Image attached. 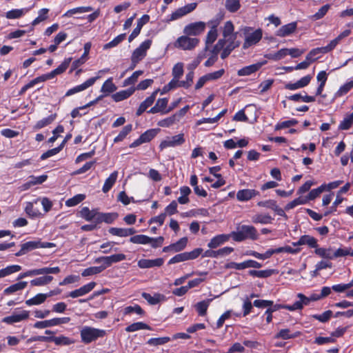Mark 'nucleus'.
Returning a JSON list of instances; mask_svg holds the SVG:
<instances>
[{
  "label": "nucleus",
  "instance_id": "f257e3e1",
  "mask_svg": "<svg viewBox=\"0 0 353 353\" xmlns=\"http://www.w3.org/2000/svg\"><path fill=\"white\" fill-rule=\"evenodd\" d=\"M230 236L236 242H242L246 239L256 241L259 239V234L256 228L249 225L238 226L237 231L232 232Z\"/></svg>",
  "mask_w": 353,
  "mask_h": 353
},
{
  "label": "nucleus",
  "instance_id": "f03ea898",
  "mask_svg": "<svg viewBox=\"0 0 353 353\" xmlns=\"http://www.w3.org/2000/svg\"><path fill=\"white\" fill-rule=\"evenodd\" d=\"M106 334V330L90 326H84L80 331L81 340L84 344H90L99 338L105 337Z\"/></svg>",
  "mask_w": 353,
  "mask_h": 353
},
{
  "label": "nucleus",
  "instance_id": "7ed1b4c3",
  "mask_svg": "<svg viewBox=\"0 0 353 353\" xmlns=\"http://www.w3.org/2000/svg\"><path fill=\"white\" fill-rule=\"evenodd\" d=\"M55 246L56 245L54 243L41 242V241H30L23 243L21 245L20 250L15 253V256H21L28 252L37 248H52Z\"/></svg>",
  "mask_w": 353,
  "mask_h": 353
},
{
  "label": "nucleus",
  "instance_id": "20e7f679",
  "mask_svg": "<svg viewBox=\"0 0 353 353\" xmlns=\"http://www.w3.org/2000/svg\"><path fill=\"white\" fill-rule=\"evenodd\" d=\"M203 250L201 248H195L191 252H185L179 253L172 257L168 265L174 264L188 260H194L197 259L203 252Z\"/></svg>",
  "mask_w": 353,
  "mask_h": 353
},
{
  "label": "nucleus",
  "instance_id": "39448f33",
  "mask_svg": "<svg viewBox=\"0 0 353 353\" xmlns=\"http://www.w3.org/2000/svg\"><path fill=\"white\" fill-rule=\"evenodd\" d=\"M252 29V28L251 27H245L243 30V33L246 35L245 41L243 43V49H247L252 46L256 45L262 39L263 32L261 28L256 29L251 34H248L249 31Z\"/></svg>",
  "mask_w": 353,
  "mask_h": 353
},
{
  "label": "nucleus",
  "instance_id": "423d86ee",
  "mask_svg": "<svg viewBox=\"0 0 353 353\" xmlns=\"http://www.w3.org/2000/svg\"><path fill=\"white\" fill-rule=\"evenodd\" d=\"M186 34L178 37L174 43V47L183 50H192L196 48L200 40L197 38H191Z\"/></svg>",
  "mask_w": 353,
  "mask_h": 353
},
{
  "label": "nucleus",
  "instance_id": "0eeeda50",
  "mask_svg": "<svg viewBox=\"0 0 353 353\" xmlns=\"http://www.w3.org/2000/svg\"><path fill=\"white\" fill-rule=\"evenodd\" d=\"M151 44L152 41L150 39H146L142 42L140 46L133 51L131 56V61L134 63H138L141 61L146 56L147 50L150 48Z\"/></svg>",
  "mask_w": 353,
  "mask_h": 353
},
{
  "label": "nucleus",
  "instance_id": "6e6552de",
  "mask_svg": "<svg viewBox=\"0 0 353 353\" xmlns=\"http://www.w3.org/2000/svg\"><path fill=\"white\" fill-rule=\"evenodd\" d=\"M206 28V23L203 21L190 23L183 28V33L187 36H198L202 34Z\"/></svg>",
  "mask_w": 353,
  "mask_h": 353
},
{
  "label": "nucleus",
  "instance_id": "1a4fd4ad",
  "mask_svg": "<svg viewBox=\"0 0 353 353\" xmlns=\"http://www.w3.org/2000/svg\"><path fill=\"white\" fill-rule=\"evenodd\" d=\"M185 142L183 133L167 137L166 139L163 140L159 144L160 150H163L167 148L176 147L183 145Z\"/></svg>",
  "mask_w": 353,
  "mask_h": 353
},
{
  "label": "nucleus",
  "instance_id": "9d476101",
  "mask_svg": "<svg viewBox=\"0 0 353 353\" xmlns=\"http://www.w3.org/2000/svg\"><path fill=\"white\" fill-rule=\"evenodd\" d=\"M70 321V317H60V318H53L49 320H45L42 321H37L34 327L38 329H43L46 327H53L61 324H66L69 323Z\"/></svg>",
  "mask_w": 353,
  "mask_h": 353
},
{
  "label": "nucleus",
  "instance_id": "9b49d317",
  "mask_svg": "<svg viewBox=\"0 0 353 353\" xmlns=\"http://www.w3.org/2000/svg\"><path fill=\"white\" fill-rule=\"evenodd\" d=\"M194 78V72H188L186 76L185 79H187V81H179V79H173L168 83L167 85L164 87L165 90H170L174 88H176L177 87H183L185 88H188L192 81Z\"/></svg>",
  "mask_w": 353,
  "mask_h": 353
},
{
  "label": "nucleus",
  "instance_id": "f8f14e48",
  "mask_svg": "<svg viewBox=\"0 0 353 353\" xmlns=\"http://www.w3.org/2000/svg\"><path fill=\"white\" fill-rule=\"evenodd\" d=\"M99 78H100L99 76H97V77H91V78L87 79L83 83H81L80 85H76V86L70 88V89H69L66 92L65 96V97H69V96H71L72 94H74L76 93H78V92H80L81 91H83V90H86L89 87H90L92 85H94V83L96 82V81L97 79H99Z\"/></svg>",
  "mask_w": 353,
  "mask_h": 353
},
{
  "label": "nucleus",
  "instance_id": "ddd939ff",
  "mask_svg": "<svg viewBox=\"0 0 353 353\" xmlns=\"http://www.w3.org/2000/svg\"><path fill=\"white\" fill-rule=\"evenodd\" d=\"M168 99L166 97L160 98L157 99L155 105L152 107L148 111V113L150 114H156L160 113L161 114H166L168 113Z\"/></svg>",
  "mask_w": 353,
  "mask_h": 353
},
{
  "label": "nucleus",
  "instance_id": "4468645a",
  "mask_svg": "<svg viewBox=\"0 0 353 353\" xmlns=\"http://www.w3.org/2000/svg\"><path fill=\"white\" fill-rule=\"evenodd\" d=\"M292 245L300 246L307 245L310 248L316 249L319 246L318 241L316 238L308 234H304L300 236L299 240L296 242H292Z\"/></svg>",
  "mask_w": 353,
  "mask_h": 353
},
{
  "label": "nucleus",
  "instance_id": "2eb2a0df",
  "mask_svg": "<svg viewBox=\"0 0 353 353\" xmlns=\"http://www.w3.org/2000/svg\"><path fill=\"white\" fill-rule=\"evenodd\" d=\"M312 75L307 74L301 78L299 81L295 83H288L285 85L284 88L289 90H296L297 89L303 88L306 87L311 81Z\"/></svg>",
  "mask_w": 353,
  "mask_h": 353
},
{
  "label": "nucleus",
  "instance_id": "dca6fc26",
  "mask_svg": "<svg viewBox=\"0 0 353 353\" xmlns=\"http://www.w3.org/2000/svg\"><path fill=\"white\" fill-rule=\"evenodd\" d=\"M97 283L94 281L90 282L79 289H76L73 291H71L68 296L72 297V298H77L83 295H85L90 292L96 286Z\"/></svg>",
  "mask_w": 353,
  "mask_h": 353
},
{
  "label": "nucleus",
  "instance_id": "f3484780",
  "mask_svg": "<svg viewBox=\"0 0 353 353\" xmlns=\"http://www.w3.org/2000/svg\"><path fill=\"white\" fill-rule=\"evenodd\" d=\"M260 192L254 189H243L236 193V199L239 201L245 202L250 201L252 198L259 196Z\"/></svg>",
  "mask_w": 353,
  "mask_h": 353
},
{
  "label": "nucleus",
  "instance_id": "a211bd4d",
  "mask_svg": "<svg viewBox=\"0 0 353 353\" xmlns=\"http://www.w3.org/2000/svg\"><path fill=\"white\" fill-rule=\"evenodd\" d=\"M158 90L154 91L150 96L148 97L139 106L136 112L137 117L141 116L149 107H150L156 99Z\"/></svg>",
  "mask_w": 353,
  "mask_h": 353
},
{
  "label": "nucleus",
  "instance_id": "6ab92c4d",
  "mask_svg": "<svg viewBox=\"0 0 353 353\" xmlns=\"http://www.w3.org/2000/svg\"><path fill=\"white\" fill-rule=\"evenodd\" d=\"M164 260L162 258H157L155 259H140L137 265L141 269L151 268L154 267H161L163 265Z\"/></svg>",
  "mask_w": 353,
  "mask_h": 353
},
{
  "label": "nucleus",
  "instance_id": "aec40b11",
  "mask_svg": "<svg viewBox=\"0 0 353 353\" xmlns=\"http://www.w3.org/2000/svg\"><path fill=\"white\" fill-rule=\"evenodd\" d=\"M297 28V22L294 21L282 26L276 32V35L280 37H285L294 33Z\"/></svg>",
  "mask_w": 353,
  "mask_h": 353
},
{
  "label": "nucleus",
  "instance_id": "412c9836",
  "mask_svg": "<svg viewBox=\"0 0 353 353\" xmlns=\"http://www.w3.org/2000/svg\"><path fill=\"white\" fill-rule=\"evenodd\" d=\"M118 216L117 212H99L94 222L98 224L103 222L111 224L118 218Z\"/></svg>",
  "mask_w": 353,
  "mask_h": 353
},
{
  "label": "nucleus",
  "instance_id": "4be33fe9",
  "mask_svg": "<svg viewBox=\"0 0 353 353\" xmlns=\"http://www.w3.org/2000/svg\"><path fill=\"white\" fill-rule=\"evenodd\" d=\"M346 293L347 297H353V279L347 283H339L332 286V290L336 292H344L349 290Z\"/></svg>",
  "mask_w": 353,
  "mask_h": 353
},
{
  "label": "nucleus",
  "instance_id": "5701e85b",
  "mask_svg": "<svg viewBox=\"0 0 353 353\" xmlns=\"http://www.w3.org/2000/svg\"><path fill=\"white\" fill-rule=\"evenodd\" d=\"M297 296L299 298V300L295 301L292 305H290V307H288V310L295 311L301 310L304 305H309L311 301L309 297H307L302 293H299Z\"/></svg>",
  "mask_w": 353,
  "mask_h": 353
},
{
  "label": "nucleus",
  "instance_id": "b1692460",
  "mask_svg": "<svg viewBox=\"0 0 353 353\" xmlns=\"http://www.w3.org/2000/svg\"><path fill=\"white\" fill-rule=\"evenodd\" d=\"M29 317V312L26 310H23L19 314H13L12 315L6 316L3 319V322L7 324H12L14 323H18Z\"/></svg>",
  "mask_w": 353,
  "mask_h": 353
},
{
  "label": "nucleus",
  "instance_id": "393cba45",
  "mask_svg": "<svg viewBox=\"0 0 353 353\" xmlns=\"http://www.w3.org/2000/svg\"><path fill=\"white\" fill-rule=\"evenodd\" d=\"M135 91V88L130 87L128 88L127 90H121L119 92H117L112 95V98L114 101L115 102H119L121 101H123L125 99H127L130 96H132Z\"/></svg>",
  "mask_w": 353,
  "mask_h": 353
},
{
  "label": "nucleus",
  "instance_id": "a878e982",
  "mask_svg": "<svg viewBox=\"0 0 353 353\" xmlns=\"http://www.w3.org/2000/svg\"><path fill=\"white\" fill-rule=\"evenodd\" d=\"M230 234H218L214 236L210 241L208 243V248L214 249L228 241L230 239Z\"/></svg>",
  "mask_w": 353,
  "mask_h": 353
},
{
  "label": "nucleus",
  "instance_id": "bb28decb",
  "mask_svg": "<svg viewBox=\"0 0 353 353\" xmlns=\"http://www.w3.org/2000/svg\"><path fill=\"white\" fill-rule=\"evenodd\" d=\"M306 93L305 92H304ZM287 99L289 101H294V102H305V103H312L316 101L315 96H310L305 94V95H302L301 93H296L292 94L290 96L287 97Z\"/></svg>",
  "mask_w": 353,
  "mask_h": 353
},
{
  "label": "nucleus",
  "instance_id": "cd10ccee",
  "mask_svg": "<svg viewBox=\"0 0 353 353\" xmlns=\"http://www.w3.org/2000/svg\"><path fill=\"white\" fill-rule=\"evenodd\" d=\"M81 217L87 221H91L97 219L99 212L98 209L90 210L88 207H83L79 212Z\"/></svg>",
  "mask_w": 353,
  "mask_h": 353
},
{
  "label": "nucleus",
  "instance_id": "c85d7f7f",
  "mask_svg": "<svg viewBox=\"0 0 353 353\" xmlns=\"http://www.w3.org/2000/svg\"><path fill=\"white\" fill-rule=\"evenodd\" d=\"M118 177V172L114 171L110 176L105 179V183L102 188V191L104 193L108 192L114 186Z\"/></svg>",
  "mask_w": 353,
  "mask_h": 353
},
{
  "label": "nucleus",
  "instance_id": "c756f323",
  "mask_svg": "<svg viewBox=\"0 0 353 353\" xmlns=\"http://www.w3.org/2000/svg\"><path fill=\"white\" fill-rule=\"evenodd\" d=\"M72 58H66L64 61L54 70L49 72L51 79L54 78L57 75L63 73L69 67Z\"/></svg>",
  "mask_w": 353,
  "mask_h": 353
},
{
  "label": "nucleus",
  "instance_id": "7c9ffc66",
  "mask_svg": "<svg viewBox=\"0 0 353 353\" xmlns=\"http://www.w3.org/2000/svg\"><path fill=\"white\" fill-rule=\"evenodd\" d=\"M72 58H66L64 61L54 70L49 72L51 79L54 78L57 75L63 73L69 67Z\"/></svg>",
  "mask_w": 353,
  "mask_h": 353
},
{
  "label": "nucleus",
  "instance_id": "2f4dec72",
  "mask_svg": "<svg viewBox=\"0 0 353 353\" xmlns=\"http://www.w3.org/2000/svg\"><path fill=\"white\" fill-rule=\"evenodd\" d=\"M274 218L269 214H256L252 217V221L254 223L270 224L272 223Z\"/></svg>",
  "mask_w": 353,
  "mask_h": 353
},
{
  "label": "nucleus",
  "instance_id": "473e14b6",
  "mask_svg": "<svg viewBox=\"0 0 353 353\" xmlns=\"http://www.w3.org/2000/svg\"><path fill=\"white\" fill-rule=\"evenodd\" d=\"M27 284L28 283L26 281H20L12 284L3 290V294L10 295L18 291H21L26 288Z\"/></svg>",
  "mask_w": 353,
  "mask_h": 353
},
{
  "label": "nucleus",
  "instance_id": "72a5a7b5",
  "mask_svg": "<svg viewBox=\"0 0 353 353\" xmlns=\"http://www.w3.org/2000/svg\"><path fill=\"white\" fill-rule=\"evenodd\" d=\"M212 301V299H208L201 301L198 302L194 307L198 312L199 316H204L207 314L208 308Z\"/></svg>",
  "mask_w": 353,
  "mask_h": 353
},
{
  "label": "nucleus",
  "instance_id": "f704fd0d",
  "mask_svg": "<svg viewBox=\"0 0 353 353\" xmlns=\"http://www.w3.org/2000/svg\"><path fill=\"white\" fill-rule=\"evenodd\" d=\"M261 67V63L252 64L239 70L237 72V74L240 77L248 76L258 71Z\"/></svg>",
  "mask_w": 353,
  "mask_h": 353
},
{
  "label": "nucleus",
  "instance_id": "c9c22d12",
  "mask_svg": "<svg viewBox=\"0 0 353 353\" xmlns=\"http://www.w3.org/2000/svg\"><path fill=\"white\" fill-rule=\"evenodd\" d=\"M276 273V270L274 269H268L263 270H251L248 271L250 276L258 278H268L271 276L272 274Z\"/></svg>",
  "mask_w": 353,
  "mask_h": 353
},
{
  "label": "nucleus",
  "instance_id": "e433bc0d",
  "mask_svg": "<svg viewBox=\"0 0 353 353\" xmlns=\"http://www.w3.org/2000/svg\"><path fill=\"white\" fill-rule=\"evenodd\" d=\"M49 342H54L57 345H69L74 343V341L63 335L59 336H49Z\"/></svg>",
  "mask_w": 353,
  "mask_h": 353
},
{
  "label": "nucleus",
  "instance_id": "4c0bfd02",
  "mask_svg": "<svg viewBox=\"0 0 353 353\" xmlns=\"http://www.w3.org/2000/svg\"><path fill=\"white\" fill-rule=\"evenodd\" d=\"M140 330H152V328L147 323L141 321L133 323L125 328L127 332H133Z\"/></svg>",
  "mask_w": 353,
  "mask_h": 353
},
{
  "label": "nucleus",
  "instance_id": "58836bf2",
  "mask_svg": "<svg viewBox=\"0 0 353 353\" xmlns=\"http://www.w3.org/2000/svg\"><path fill=\"white\" fill-rule=\"evenodd\" d=\"M274 254V250L272 248L268 249L264 253H259L254 250H248L246 252V255L251 256L253 257H255L258 259L261 260H265L267 259L270 258Z\"/></svg>",
  "mask_w": 353,
  "mask_h": 353
},
{
  "label": "nucleus",
  "instance_id": "ea45409f",
  "mask_svg": "<svg viewBox=\"0 0 353 353\" xmlns=\"http://www.w3.org/2000/svg\"><path fill=\"white\" fill-rule=\"evenodd\" d=\"M117 89L116 85L113 83L112 77H110L103 83L101 88V92L108 95L116 91Z\"/></svg>",
  "mask_w": 353,
  "mask_h": 353
},
{
  "label": "nucleus",
  "instance_id": "a19ab883",
  "mask_svg": "<svg viewBox=\"0 0 353 353\" xmlns=\"http://www.w3.org/2000/svg\"><path fill=\"white\" fill-rule=\"evenodd\" d=\"M57 114L56 113L52 114L50 116L43 118L38 121L34 126V130L41 129L50 123H52L57 118Z\"/></svg>",
  "mask_w": 353,
  "mask_h": 353
},
{
  "label": "nucleus",
  "instance_id": "79ce46f5",
  "mask_svg": "<svg viewBox=\"0 0 353 353\" xmlns=\"http://www.w3.org/2000/svg\"><path fill=\"white\" fill-rule=\"evenodd\" d=\"M142 297L145 299L150 305H156L164 299V295L157 293L154 296L147 292L142 293Z\"/></svg>",
  "mask_w": 353,
  "mask_h": 353
},
{
  "label": "nucleus",
  "instance_id": "37998d69",
  "mask_svg": "<svg viewBox=\"0 0 353 353\" xmlns=\"http://www.w3.org/2000/svg\"><path fill=\"white\" fill-rule=\"evenodd\" d=\"M48 295L46 294L39 293L35 295L34 297L27 300L26 304L28 306L40 305L45 302Z\"/></svg>",
  "mask_w": 353,
  "mask_h": 353
},
{
  "label": "nucleus",
  "instance_id": "c03bdc74",
  "mask_svg": "<svg viewBox=\"0 0 353 353\" xmlns=\"http://www.w3.org/2000/svg\"><path fill=\"white\" fill-rule=\"evenodd\" d=\"M53 280V276L50 275H44L43 276L37 277L30 281L32 286H43L50 283Z\"/></svg>",
  "mask_w": 353,
  "mask_h": 353
},
{
  "label": "nucleus",
  "instance_id": "a18cd8bd",
  "mask_svg": "<svg viewBox=\"0 0 353 353\" xmlns=\"http://www.w3.org/2000/svg\"><path fill=\"white\" fill-rule=\"evenodd\" d=\"M159 131H160L159 128H152V129H149V130H146L145 132H144L143 133H142L140 135V137H141V139L143 140V143H148L151 140H152L157 135V134L159 133Z\"/></svg>",
  "mask_w": 353,
  "mask_h": 353
},
{
  "label": "nucleus",
  "instance_id": "49530a36",
  "mask_svg": "<svg viewBox=\"0 0 353 353\" xmlns=\"http://www.w3.org/2000/svg\"><path fill=\"white\" fill-rule=\"evenodd\" d=\"M152 237L144 234L134 235L130 238V242L134 244L146 245L151 241Z\"/></svg>",
  "mask_w": 353,
  "mask_h": 353
},
{
  "label": "nucleus",
  "instance_id": "de8ad7c7",
  "mask_svg": "<svg viewBox=\"0 0 353 353\" xmlns=\"http://www.w3.org/2000/svg\"><path fill=\"white\" fill-rule=\"evenodd\" d=\"M125 33L119 34L115 38H114L111 41L105 43L103 46V50H108L117 46L119 44H120L122 41H123L125 39Z\"/></svg>",
  "mask_w": 353,
  "mask_h": 353
},
{
  "label": "nucleus",
  "instance_id": "09e8293b",
  "mask_svg": "<svg viewBox=\"0 0 353 353\" xmlns=\"http://www.w3.org/2000/svg\"><path fill=\"white\" fill-rule=\"evenodd\" d=\"M34 270L35 276L41 275V274L47 275L49 274H56L59 273L61 271L59 267H58V266L53 267V268L45 267V268L34 269Z\"/></svg>",
  "mask_w": 353,
  "mask_h": 353
},
{
  "label": "nucleus",
  "instance_id": "8fccbe9b",
  "mask_svg": "<svg viewBox=\"0 0 353 353\" xmlns=\"http://www.w3.org/2000/svg\"><path fill=\"white\" fill-rule=\"evenodd\" d=\"M93 10V8L91 6H81V7H77L70 10H68L65 14L64 16L70 17L73 14L77 13H84L90 12Z\"/></svg>",
  "mask_w": 353,
  "mask_h": 353
},
{
  "label": "nucleus",
  "instance_id": "3c124183",
  "mask_svg": "<svg viewBox=\"0 0 353 353\" xmlns=\"http://www.w3.org/2000/svg\"><path fill=\"white\" fill-rule=\"evenodd\" d=\"M331 248H319L314 250V253L320 257L327 259H333V254L331 253Z\"/></svg>",
  "mask_w": 353,
  "mask_h": 353
},
{
  "label": "nucleus",
  "instance_id": "603ef678",
  "mask_svg": "<svg viewBox=\"0 0 353 353\" xmlns=\"http://www.w3.org/2000/svg\"><path fill=\"white\" fill-rule=\"evenodd\" d=\"M188 242V237H182L175 243H172L173 252H179L183 250L187 246Z\"/></svg>",
  "mask_w": 353,
  "mask_h": 353
},
{
  "label": "nucleus",
  "instance_id": "864d4df0",
  "mask_svg": "<svg viewBox=\"0 0 353 353\" xmlns=\"http://www.w3.org/2000/svg\"><path fill=\"white\" fill-rule=\"evenodd\" d=\"M319 54H325L321 47L312 49L306 55V58L312 63L320 58Z\"/></svg>",
  "mask_w": 353,
  "mask_h": 353
},
{
  "label": "nucleus",
  "instance_id": "5fc2aeb1",
  "mask_svg": "<svg viewBox=\"0 0 353 353\" xmlns=\"http://www.w3.org/2000/svg\"><path fill=\"white\" fill-rule=\"evenodd\" d=\"M353 88V80L350 81L343 85L336 91L334 96L336 98L341 97L346 94L350 90Z\"/></svg>",
  "mask_w": 353,
  "mask_h": 353
},
{
  "label": "nucleus",
  "instance_id": "6e6d98bb",
  "mask_svg": "<svg viewBox=\"0 0 353 353\" xmlns=\"http://www.w3.org/2000/svg\"><path fill=\"white\" fill-rule=\"evenodd\" d=\"M132 130V124H128L125 125L122 130L119 133V134L114 139V143H119L122 141Z\"/></svg>",
  "mask_w": 353,
  "mask_h": 353
},
{
  "label": "nucleus",
  "instance_id": "4d7b16f0",
  "mask_svg": "<svg viewBox=\"0 0 353 353\" xmlns=\"http://www.w3.org/2000/svg\"><path fill=\"white\" fill-rule=\"evenodd\" d=\"M299 336L297 334H292L290 329H282L275 335V339H281L283 340L294 339Z\"/></svg>",
  "mask_w": 353,
  "mask_h": 353
},
{
  "label": "nucleus",
  "instance_id": "13d9d810",
  "mask_svg": "<svg viewBox=\"0 0 353 353\" xmlns=\"http://www.w3.org/2000/svg\"><path fill=\"white\" fill-rule=\"evenodd\" d=\"M85 199V195L83 194H78L74 196L73 197L68 199L65 201V205L68 207H73L81 202H82Z\"/></svg>",
  "mask_w": 353,
  "mask_h": 353
},
{
  "label": "nucleus",
  "instance_id": "bf43d9fd",
  "mask_svg": "<svg viewBox=\"0 0 353 353\" xmlns=\"http://www.w3.org/2000/svg\"><path fill=\"white\" fill-rule=\"evenodd\" d=\"M171 341L169 336H163L159 338H151L147 341V344L153 346L164 345Z\"/></svg>",
  "mask_w": 353,
  "mask_h": 353
},
{
  "label": "nucleus",
  "instance_id": "052dcab7",
  "mask_svg": "<svg viewBox=\"0 0 353 353\" xmlns=\"http://www.w3.org/2000/svg\"><path fill=\"white\" fill-rule=\"evenodd\" d=\"M332 316V311L329 310L325 311L323 313L321 314H313L312 315V317L321 323H326L331 319Z\"/></svg>",
  "mask_w": 353,
  "mask_h": 353
},
{
  "label": "nucleus",
  "instance_id": "680f3d73",
  "mask_svg": "<svg viewBox=\"0 0 353 353\" xmlns=\"http://www.w3.org/2000/svg\"><path fill=\"white\" fill-rule=\"evenodd\" d=\"M133 312L141 316L144 315L145 314V311L139 305H134V306L130 305L124 308L123 314L125 315H128Z\"/></svg>",
  "mask_w": 353,
  "mask_h": 353
},
{
  "label": "nucleus",
  "instance_id": "e2e57ef3",
  "mask_svg": "<svg viewBox=\"0 0 353 353\" xmlns=\"http://www.w3.org/2000/svg\"><path fill=\"white\" fill-rule=\"evenodd\" d=\"M288 55V48H282L278 50L274 54H269L265 55V57L269 59H272L274 61H279L284 58Z\"/></svg>",
  "mask_w": 353,
  "mask_h": 353
},
{
  "label": "nucleus",
  "instance_id": "0e129e2a",
  "mask_svg": "<svg viewBox=\"0 0 353 353\" xmlns=\"http://www.w3.org/2000/svg\"><path fill=\"white\" fill-rule=\"evenodd\" d=\"M218 32L217 30H210L205 38V50H208V46L212 44L217 39Z\"/></svg>",
  "mask_w": 353,
  "mask_h": 353
},
{
  "label": "nucleus",
  "instance_id": "69168bd1",
  "mask_svg": "<svg viewBox=\"0 0 353 353\" xmlns=\"http://www.w3.org/2000/svg\"><path fill=\"white\" fill-rule=\"evenodd\" d=\"M240 7L239 0H225V8L230 12H236Z\"/></svg>",
  "mask_w": 353,
  "mask_h": 353
},
{
  "label": "nucleus",
  "instance_id": "338daca9",
  "mask_svg": "<svg viewBox=\"0 0 353 353\" xmlns=\"http://www.w3.org/2000/svg\"><path fill=\"white\" fill-rule=\"evenodd\" d=\"M298 123V121L295 119H292L290 120L284 121L282 122H279L275 125V130H279L281 129L290 128L291 126H294Z\"/></svg>",
  "mask_w": 353,
  "mask_h": 353
},
{
  "label": "nucleus",
  "instance_id": "774afa93",
  "mask_svg": "<svg viewBox=\"0 0 353 353\" xmlns=\"http://www.w3.org/2000/svg\"><path fill=\"white\" fill-rule=\"evenodd\" d=\"M177 121L176 119V116L173 114L169 117L165 118L158 121L157 125L162 128H168L172 125Z\"/></svg>",
  "mask_w": 353,
  "mask_h": 353
}]
</instances>
